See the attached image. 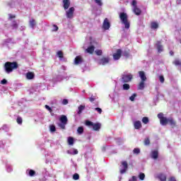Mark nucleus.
<instances>
[{
	"instance_id": "37998d69",
	"label": "nucleus",
	"mask_w": 181,
	"mask_h": 181,
	"mask_svg": "<svg viewBox=\"0 0 181 181\" xmlns=\"http://www.w3.org/2000/svg\"><path fill=\"white\" fill-rule=\"evenodd\" d=\"M135 97H136V94L134 93L132 96L129 97L130 101H134L135 100Z\"/></svg>"
},
{
	"instance_id": "4468645a",
	"label": "nucleus",
	"mask_w": 181,
	"mask_h": 181,
	"mask_svg": "<svg viewBox=\"0 0 181 181\" xmlns=\"http://www.w3.org/2000/svg\"><path fill=\"white\" fill-rule=\"evenodd\" d=\"M139 75L141 81H146V76L145 75V72H144V71H139Z\"/></svg>"
},
{
	"instance_id": "79ce46f5",
	"label": "nucleus",
	"mask_w": 181,
	"mask_h": 181,
	"mask_svg": "<svg viewBox=\"0 0 181 181\" xmlns=\"http://www.w3.org/2000/svg\"><path fill=\"white\" fill-rule=\"evenodd\" d=\"M49 129L51 132H56V127L54 125H51L49 127Z\"/></svg>"
},
{
	"instance_id": "9d476101",
	"label": "nucleus",
	"mask_w": 181,
	"mask_h": 181,
	"mask_svg": "<svg viewBox=\"0 0 181 181\" xmlns=\"http://www.w3.org/2000/svg\"><path fill=\"white\" fill-rule=\"evenodd\" d=\"M122 165H123V169L120 170V173L121 175H124L125 172L128 170V162L127 161H123L122 162Z\"/></svg>"
},
{
	"instance_id": "aec40b11",
	"label": "nucleus",
	"mask_w": 181,
	"mask_h": 181,
	"mask_svg": "<svg viewBox=\"0 0 181 181\" xmlns=\"http://www.w3.org/2000/svg\"><path fill=\"white\" fill-rule=\"evenodd\" d=\"M92 127H93V131H99L101 128V124H100V123H96V124H93Z\"/></svg>"
},
{
	"instance_id": "a878e982",
	"label": "nucleus",
	"mask_w": 181,
	"mask_h": 181,
	"mask_svg": "<svg viewBox=\"0 0 181 181\" xmlns=\"http://www.w3.org/2000/svg\"><path fill=\"white\" fill-rule=\"evenodd\" d=\"M86 109V106L85 105H80L78 107V114H81V112H83V111H84V110Z\"/></svg>"
},
{
	"instance_id": "a18cd8bd",
	"label": "nucleus",
	"mask_w": 181,
	"mask_h": 181,
	"mask_svg": "<svg viewBox=\"0 0 181 181\" xmlns=\"http://www.w3.org/2000/svg\"><path fill=\"white\" fill-rule=\"evenodd\" d=\"M159 81H160V83H165V78L163 77V76H159Z\"/></svg>"
},
{
	"instance_id": "4be33fe9",
	"label": "nucleus",
	"mask_w": 181,
	"mask_h": 181,
	"mask_svg": "<svg viewBox=\"0 0 181 181\" xmlns=\"http://www.w3.org/2000/svg\"><path fill=\"white\" fill-rule=\"evenodd\" d=\"M145 88V81H141L138 85V90H144Z\"/></svg>"
},
{
	"instance_id": "864d4df0",
	"label": "nucleus",
	"mask_w": 181,
	"mask_h": 181,
	"mask_svg": "<svg viewBox=\"0 0 181 181\" xmlns=\"http://www.w3.org/2000/svg\"><path fill=\"white\" fill-rule=\"evenodd\" d=\"M129 181H136V177L132 176V179L129 180Z\"/></svg>"
},
{
	"instance_id": "423d86ee",
	"label": "nucleus",
	"mask_w": 181,
	"mask_h": 181,
	"mask_svg": "<svg viewBox=\"0 0 181 181\" xmlns=\"http://www.w3.org/2000/svg\"><path fill=\"white\" fill-rule=\"evenodd\" d=\"M158 118L160 119V124L163 126L168 125L169 124V118L163 117V114H158Z\"/></svg>"
},
{
	"instance_id": "f704fd0d",
	"label": "nucleus",
	"mask_w": 181,
	"mask_h": 181,
	"mask_svg": "<svg viewBox=\"0 0 181 181\" xmlns=\"http://www.w3.org/2000/svg\"><path fill=\"white\" fill-rule=\"evenodd\" d=\"M139 177L140 180H144V179H145V174L144 173H141L139 175Z\"/></svg>"
},
{
	"instance_id": "603ef678",
	"label": "nucleus",
	"mask_w": 181,
	"mask_h": 181,
	"mask_svg": "<svg viewBox=\"0 0 181 181\" xmlns=\"http://www.w3.org/2000/svg\"><path fill=\"white\" fill-rule=\"evenodd\" d=\"M8 83V81H6V79H3L1 81V84H6Z\"/></svg>"
},
{
	"instance_id": "f03ea898",
	"label": "nucleus",
	"mask_w": 181,
	"mask_h": 181,
	"mask_svg": "<svg viewBox=\"0 0 181 181\" xmlns=\"http://www.w3.org/2000/svg\"><path fill=\"white\" fill-rule=\"evenodd\" d=\"M119 18L122 23L124 25L126 29H129V22L128 21V15L125 13H120Z\"/></svg>"
},
{
	"instance_id": "bf43d9fd",
	"label": "nucleus",
	"mask_w": 181,
	"mask_h": 181,
	"mask_svg": "<svg viewBox=\"0 0 181 181\" xmlns=\"http://www.w3.org/2000/svg\"><path fill=\"white\" fill-rule=\"evenodd\" d=\"M67 153H70V151H67Z\"/></svg>"
},
{
	"instance_id": "7c9ffc66",
	"label": "nucleus",
	"mask_w": 181,
	"mask_h": 181,
	"mask_svg": "<svg viewBox=\"0 0 181 181\" xmlns=\"http://www.w3.org/2000/svg\"><path fill=\"white\" fill-rule=\"evenodd\" d=\"M133 153H136V155H139V153H141V149L139 148H136L133 150Z\"/></svg>"
},
{
	"instance_id": "4c0bfd02",
	"label": "nucleus",
	"mask_w": 181,
	"mask_h": 181,
	"mask_svg": "<svg viewBox=\"0 0 181 181\" xmlns=\"http://www.w3.org/2000/svg\"><path fill=\"white\" fill-rule=\"evenodd\" d=\"M86 125H87V127H93V125H94V123H93L92 122H90L88 120H87L86 122Z\"/></svg>"
},
{
	"instance_id": "9b49d317",
	"label": "nucleus",
	"mask_w": 181,
	"mask_h": 181,
	"mask_svg": "<svg viewBox=\"0 0 181 181\" xmlns=\"http://www.w3.org/2000/svg\"><path fill=\"white\" fill-rule=\"evenodd\" d=\"M122 53V52L121 49H117V52L113 54L114 59L115 60H119L121 57V54Z\"/></svg>"
},
{
	"instance_id": "5701e85b",
	"label": "nucleus",
	"mask_w": 181,
	"mask_h": 181,
	"mask_svg": "<svg viewBox=\"0 0 181 181\" xmlns=\"http://www.w3.org/2000/svg\"><path fill=\"white\" fill-rule=\"evenodd\" d=\"M60 121L64 124H67V117L66 115L61 116Z\"/></svg>"
},
{
	"instance_id": "c9c22d12",
	"label": "nucleus",
	"mask_w": 181,
	"mask_h": 181,
	"mask_svg": "<svg viewBox=\"0 0 181 181\" xmlns=\"http://www.w3.org/2000/svg\"><path fill=\"white\" fill-rule=\"evenodd\" d=\"M59 30V27L56 25H52V32H57Z\"/></svg>"
},
{
	"instance_id": "5fc2aeb1",
	"label": "nucleus",
	"mask_w": 181,
	"mask_h": 181,
	"mask_svg": "<svg viewBox=\"0 0 181 181\" xmlns=\"http://www.w3.org/2000/svg\"><path fill=\"white\" fill-rule=\"evenodd\" d=\"M78 153V151L76 148H74V153L73 155H77Z\"/></svg>"
},
{
	"instance_id": "de8ad7c7",
	"label": "nucleus",
	"mask_w": 181,
	"mask_h": 181,
	"mask_svg": "<svg viewBox=\"0 0 181 181\" xmlns=\"http://www.w3.org/2000/svg\"><path fill=\"white\" fill-rule=\"evenodd\" d=\"M62 104H63L64 105H67V104H69V100H67L66 99H64V100H62Z\"/></svg>"
},
{
	"instance_id": "c756f323",
	"label": "nucleus",
	"mask_w": 181,
	"mask_h": 181,
	"mask_svg": "<svg viewBox=\"0 0 181 181\" xmlns=\"http://www.w3.org/2000/svg\"><path fill=\"white\" fill-rule=\"evenodd\" d=\"M142 122L143 124H148V122H149V118H148L147 117H143Z\"/></svg>"
},
{
	"instance_id": "c85d7f7f",
	"label": "nucleus",
	"mask_w": 181,
	"mask_h": 181,
	"mask_svg": "<svg viewBox=\"0 0 181 181\" xmlns=\"http://www.w3.org/2000/svg\"><path fill=\"white\" fill-rule=\"evenodd\" d=\"M95 53L97 54V56H102L103 55V50H101V49H96L95 51Z\"/></svg>"
},
{
	"instance_id": "cd10ccee",
	"label": "nucleus",
	"mask_w": 181,
	"mask_h": 181,
	"mask_svg": "<svg viewBox=\"0 0 181 181\" xmlns=\"http://www.w3.org/2000/svg\"><path fill=\"white\" fill-rule=\"evenodd\" d=\"M77 132H78V134L81 135V134H83V132H84V128H83V127H78Z\"/></svg>"
},
{
	"instance_id": "2f4dec72",
	"label": "nucleus",
	"mask_w": 181,
	"mask_h": 181,
	"mask_svg": "<svg viewBox=\"0 0 181 181\" xmlns=\"http://www.w3.org/2000/svg\"><path fill=\"white\" fill-rule=\"evenodd\" d=\"M35 175H36V172L35 170H29V176H31V177H32L35 176Z\"/></svg>"
},
{
	"instance_id": "f3484780",
	"label": "nucleus",
	"mask_w": 181,
	"mask_h": 181,
	"mask_svg": "<svg viewBox=\"0 0 181 181\" xmlns=\"http://www.w3.org/2000/svg\"><path fill=\"white\" fill-rule=\"evenodd\" d=\"M151 156L152 159H156L159 156V152L157 150L153 151Z\"/></svg>"
},
{
	"instance_id": "a19ab883",
	"label": "nucleus",
	"mask_w": 181,
	"mask_h": 181,
	"mask_svg": "<svg viewBox=\"0 0 181 181\" xmlns=\"http://www.w3.org/2000/svg\"><path fill=\"white\" fill-rule=\"evenodd\" d=\"M57 54L59 59H63V52L62 51L57 52Z\"/></svg>"
},
{
	"instance_id": "20e7f679",
	"label": "nucleus",
	"mask_w": 181,
	"mask_h": 181,
	"mask_svg": "<svg viewBox=\"0 0 181 181\" xmlns=\"http://www.w3.org/2000/svg\"><path fill=\"white\" fill-rule=\"evenodd\" d=\"M87 43L90 44V46L86 49L87 53H90V54H93L94 52V45H95V40H93V37H89Z\"/></svg>"
},
{
	"instance_id": "dca6fc26",
	"label": "nucleus",
	"mask_w": 181,
	"mask_h": 181,
	"mask_svg": "<svg viewBox=\"0 0 181 181\" xmlns=\"http://www.w3.org/2000/svg\"><path fill=\"white\" fill-rule=\"evenodd\" d=\"M25 77L28 80H33V78H35V74L33 72H28L25 74Z\"/></svg>"
},
{
	"instance_id": "6ab92c4d",
	"label": "nucleus",
	"mask_w": 181,
	"mask_h": 181,
	"mask_svg": "<svg viewBox=\"0 0 181 181\" xmlns=\"http://www.w3.org/2000/svg\"><path fill=\"white\" fill-rule=\"evenodd\" d=\"M30 26L32 28V29H35V26H36V21L35 19L31 18L29 21Z\"/></svg>"
},
{
	"instance_id": "2eb2a0df",
	"label": "nucleus",
	"mask_w": 181,
	"mask_h": 181,
	"mask_svg": "<svg viewBox=\"0 0 181 181\" xmlns=\"http://www.w3.org/2000/svg\"><path fill=\"white\" fill-rule=\"evenodd\" d=\"M83 63V58L81 56H77L74 60V64H81Z\"/></svg>"
},
{
	"instance_id": "e433bc0d",
	"label": "nucleus",
	"mask_w": 181,
	"mask_h": 181,
	"mask_svg": "<svg viewBox=\"0 0 181 181\" xmlns=\"http://www.w3.org/2000/svg\"><path fill=\"white\" fill-rule=\"evenodd\" d=\"M129 88H130L129 84L124 83L123 85V90H129Z\"/></svg>"
},
{
	"instance_id": "393cba45",
	"label": "nucleus",
	"mask_w": 181,
	"mask_h": 181,
	"mask_svg": "<svg viewBox=\"0 0 181 181\" xmlns=\"http://www.w3.org/2000/svg\"><path fill=\"white\" fill-rule=\"evenodd\" d=\"M68 144H69V145H74V139L73 137H71V136H69L68 138Z\"/></svg>"
},
{
	"instance_id": "f8f14e48",
	"label": "nucleus",
	"mask_w": 181,
	"mask_h": 181,
	"mask_svg": "<svg viewBox=\"0 0 181 181\" xmlns=\"http://www.w3.org/2000/svg\"><path fill=\"white\" fill-rule=\"evenodd\" d=\"M63 6L65 11L69 9V8H70V0H63Z\"/></svg>"
},
{
	"instance_id": "ddd939ff",
	"label": "nucleus",
	"mask_w": 181,
	"mask_h": 181,
	"mask_svg": "<svg viewBox=\"0 0 181 181\" xmlns=\"http://www.w3.org/2000/svg\"><path fill=\"white\" fill-rule=\"evenodd\" d=\"M134 127L135 129H141V128H142V124L141 123V121L137 120L134 122Z\"/></svg>"
},
{
	"instance_id": "6e6552de",
	"label": "nucleus",
	"mask_w": 181,
	"mask_h": 181,
	"mask_svg": "<svg viewBox=\"0 0 181 181\" xmlns=\"http://www.w3.org/2000/svg\"><path fill=\"white\" fill-rule=\"evenodd\" d=\"M98 63L102 66H105V64H108L110 63V58L103 57L98 62Z\"/></svg>"
},
{
	"instance_id": "72a5a7b5",
	"label": "nucleus",
	"mask_w": 181,
	"mask_h": 181,
	"mask_svg": "<svg viewBox=\"0 0 181 181\" xmlns=\"http://www.w3.org/2000/svg\"><path fill=\"white\" fill-rule=\"evenodd\" d=\"M16 122H17V123H18L19 125H22V122H23L22 117H17V119H16Z\"/></svg>"
},
{
	"instance_id": "13d9d810",
	"label": "nucleus",
	"mask_w": 181,
	"mask_h": 181,
	"mask_svg": "<svg viewBox=\"0 0 181 181\" xmlns=\"http://www.w3.org/2000/svg\"><path fill=\"white\" fill-rule=\"evenodd\" d=\"M170 54H171V56L173 55V52H170Z\"/></svg>"
},
{
	"instance_id": "0eeeda50",
	"label": "nucleus",
	"mask_w": 181,
	"mask_h": 181,
	"mask_svg": "<svg viewBox=\"0 0 181 181\" xmlns=\"http://www.w3.org/2000/svg\"><path fill=\"white\" fill-rule=\"evenodd\" d=\"M122 81H124V83H129V81H131V80H132V74H124L122 75Z\"/></svg>"
},
{
	"instance_id": "8fccbe9b",
	"label": "nucleus",
	"mask_w": 181,
	"mask_h": 181,
	"mask_svg": "<svg viewBox=\"0 0 181 181\" xmlns=\"http://www.w3.org/2000/svg\"><path fill=\"white\" fill-rule=\"evenodd\" d=\"M9 19H15V15L13 14H9L8 15Z\"/></svg>"
},
{
	"instance_id": "39448f33",
	"label": "nucleus",
	"mask_w": 181,
	"mask_h": 181,
	"mask_svg": "<svg viewBox=\"0 0 181 181\" xmlns=\"http://www.w3.org/2000/svg\"><path fill=\"white\" fill-rule=\"evenodd\" d=\"M74 11H76L74 7H71L66 11V16L68 19H73L74 18Z\"/></svg>"
},
{
	"instance_id": "473e14b6",
	"label": "nucleus",
	"mask_w": 181,
	"mask_h": 181,
	"mask_svg": "<svg viewBox=\"0 0 181 181\" xmlns=\"http://www.w3.org/2000/svg\"><path fill=\"white\" fill-rule=\"evenodd\" d=\"M74 180H78L80 179V175L78 173H75L73 175Z\"/></svg>"
},
{
	"instance_id": "b1692460",
	"label": "nucleus",
	"mask_w": 181,
	"mask_h": 181,
	"mask_svg": "<svg viewBox=\"0 0 181 181\" xmlns=\"http://www.w3.org/2000/svg\"><path fill=\"white\" fill-rule=\"evenodd\" d=\"M156 47L160 53V52H163V47L162 45H160V42H158L156 43Z\"/></svg>"
},
{
	"instance_id": "1a4fd4ad",
	"label": "nucleus",
	"mask_w": 181,
	"mask_h": 181,
	"mask_svg": "<svg viewBox=\"0 0 181 181\" xmlns=\"http://www.w3.org/2000/svg\"><path fill=\"white\" fill-rule=\"evenodd\" d=\"M111 26V24L110 23V21L108 20V18H105L104 21H103V28L105 30H108V29H110Z\"/></svg>"
},
{
	"instance_id": "c03bdc74",
	"label": "nucleus",
	"mask_w": 181,
	"mask_h": 181,
	"mask_svg": "<svg viewBox=\"0 0 181 181\" xmlns=\"http://www.w3.org/2000/svg\"><path fill=\"white\" fill-rule=\"evenodd\" d=\"M12 27L13 28V29H16L18 28V23L13 21L12 23Z\"/></svg>"
},
{
	"instance_id": "412c9836",
	"label": "nucleus",
	"mask_w": 181,
	"mask_h": 181,
	"mask_svg": "<svg viewBox=\"0 0 181 181\" xmlns=\"http://www.w3.org/2000/svg\"><path fill=\"white\" fill-rule=\"evenodd\" d=\"M168 124H170V125H171L172 128H175V127H176V122L175 120H173V119L171 117L169 118Z\"/></svg>"
},
{
	"instance_id": "bb28decb",
	"label": "nucleus",
	"mask_w": 181,
	"mask_h": 181,
	"mask_svg": "<svg viewBox=\"0 0 181 181\" xmlns=\"http://www.w3.org/2000/svg\"><path fill=\"white\" fill-rule=\"evenodd\" d=\"M158 26L159 25H158V23L156 22L151 23V29H158Z\"/></svg>"
},
{
	"instance_id": "6e6d98bb",
	"label": "nucleus",
	"mask_w": 181,
	"mask_h": 181,
	"mask_svg": "<svg viewBox=\"0 0 181 181\" xmlns=\"http://www.w3.org/2000/svg\"><path fill=\"white\" fill-rule=\"evenodd\" d=\"M60 127L62 129H64V128H66V126L65 124H60Z\"/></svg>"
},
{
	"instance_id": "ea45409f",
	"label": "nucleus",
	"mask_w": 181,
	"mask_h": 181,
	"mask_svg": "<svg viewBox=\"0 0 181 181\" xmlns=\"http://www.w3.org/2000/svg\"><path fill=\"white\" fill-rule=\"evenodd\" d=\"M95 4L98 5L99 6H103V1L101 0H94Z\"/></svg>"
},
{
	"instance_id": "a211bd4d",
	"label": "nucleus",
	"mask_w": 181,
	"mask_h": 181,
	"mask_svg": "<svg viewBox=\"0 0 181 181\" xmlns=\"http://www.w3.org/2000/svg\"><path fill=\"white\" fill-rule=\"evenodd\" d=\"M158 179L160 181H166V175L160 173L157 175Z\"/></svg>"
},
{
	"instance_id": "58836bf2",
	"label": "nucleus",
	"mask_w": 181,
	"mask_h": 181,
	"mask_svg": "<svg viewBox=\"0 0 181 181\" xmlns=\"http://www.w3.org/2000/svg\"><path fill=\"white\" fill-rule=\"evenodd\" d=\"M150 144H151V141L149 140V138H146L144 140V145L148 146V145H150Z\"/></svg>"
},
{
	"instance_id": "4d7b16f0",
	"label": "nucleus",
	"mask_w": 181,
	"mask_h": 181,
	"mask_svg": "<svg viewBox=\"0 0 181 181\" xmlns=\"http://www.w3.org/2000/svg\"><path fill=\"white\" fill-rule=\"evenodd\" d=\"M90 103H93V101H94L95 99L94 98H90Z\"/></svg>"
},
{
	"instance_id": "3c124183",
	"label": "nucleus",
	"mask_w": 181,
	"mask_h": 181,
	"mask_svg": "<svg viewBox=\"0 0 181 181\" xmlns=\"http://www.w3.org/2000/svg\"><path fill=\"white\" fill-rule=\"evenodd\" d=\"M168 181H176V178L175 177H170L168 179Z\"/></svg>"
},
{
	"instance_id": "49530a36",
	"label": "nucleus",
	"mask_w": 181,
	"mask_h": 181,
	"mask_svg": "<svg viewBox=\"0 0 181 181\" xmlns=\"http://www.w3.org/2000/svg\"><path fill=\"white\" fill-rule=\"evenodd\" d=\"M95 110L97 111V112H98V114H101L103 112V110H101L100 107H96Z\"/></svg>"
},
{
	"instance_id": "f257e3e1",
	"label": "nucleus",
	"mask_w": 181,
	"mask_h": 181,
	"mask_svg": "<svg viewBox=\"0 0 181 181\" xmlns=\"http://www.w3.org/2000/svg\"><path fill=\"white\" fill-rule=\"evenodd\" d=\"M6 73H11L13 69H18L16 62H6L4 65Z\"/></svg>"
},
{
	"instance_id": "7ed1b4c3",
	"label": "nucleus",
	"mask_w": 181,
	"mask_h": 181,
	"mask_svg": "<svg viewBox=\"0 0 181 181\" xmlns=\"http://www.w3.org/2000/svg\"><path fill=\"white\" fill-rule=\"evenodd\" d=\"M137 5H138V1H136V0H133L132 1V6H133L132 11L134 13H135V15H136L137 16H139V15L142 13V11L140 10L139 8H138Z\"/></svg>"
},
{
	"instance_id": "09e8293b",
	"label": "nucleus",
	"mask_w": 181,
	"mask_h": 181,
	"mask_svg": "<svg viewBox=\"0 0 181 181\" xmlns=\"http://www.w3.org/2000/svg\"><path fill=\"white\" fill-rule=\"evenodd\" d=\"M45 108H46V110H47L48 111H49V112H52V108L50 107V106L46 105H45Z\"/></svg>"
}]
</instances>
